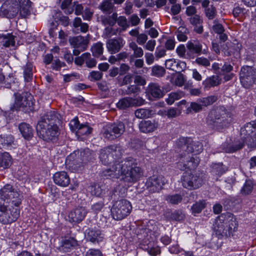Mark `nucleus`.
<instances>
[{
  "label": "nucleus",
  "instance_id": "obj_32",
  "mask_svg": "<svg viewBox=\"0 0 256 256\" xmlns=\"http://www.w3.org/2000/svg\"><path fill=\"white\" fill-rule=\"evenodd\" d=\"M186 48L190 52L198 54L201 52L202 45L198 40H192L187 42Z\"/></svg>",
  "mask_w": 256,
  "mask_h": 256
},
{
  "label": "nucleus",
  "instance_id": "obj_45",
  "mask_svg": "<svg viewBox=\"0 0 256 256\" xmlns=\"http://www.w3.org/2000/svg\"><path fill=\"white\" fill-rule=\"evenodd\" d=\"M152 74L157 77L163 76L165 74L164 68L160 66H154L152 68Z\"/></svg>",
  "mask_w": 256,
  "mask_h": 256
},
{
  "label": "nucleus",
  "instance_id": "obj_15",
  "mask_svg": "<svg viewBox=\"0 0 256 256\" xmlns=\"http://www.w3.org/2000/svg\"><path fill=\"white\" fill-rule=\"evenodd\" d=\"M10 194L18 196V192L10 184H6L0 192V204L4 202L5 204H10L9 202Z\"/></svg>",
  "mask_w": 256,
  "mask_h": 256
},
{
  "label": "nucleus",
  "instance_id": "obj_16",
  "mask_svg": "<svg viewBox=\"0 0 256 256\" xmlns=\"http://www.w3.org/2000/svg\"><path fill=\"white\" fill-rule=\"evenodd\" d=\"M165 65L166 68L178 72L184 71L186 66L185 62L174 58L166 60Z\"/></svg>",
  "mask_w": 256,
  "mask_h": 256
},
{
  "label": "nucleus",
  "instance_id": "obj_40",
  "mask_svg": "<svg viewBox=\"0 0 256 256\" xmlns=\"http://www.w3.org/2000/svg\"><path fill=\"white\" fill-rule=\"evenodd\" d=\"M92 128L86 124H80L78 130L76 131V134L78 136L90 134Z\"/></svg>",
  "mask_w": 256,
  "mask_h": 256
},
{
  "label": "nucleus",
  "instance_id": "obj_46",
  "mask_svg": "<svg viewBox=\"0 0 256 256\" xmlns=\"http://www.w3.org/2000/svg\"><path fill=\"white\" fill-rule=\"evenodd\" d=\"M216 98L214 96H210L207 98H204L200 99L198 102L201 103L202 106H206L208 105L212 104L213 102H216Z\"/></svg>",
  "mask_w": 256,
  "mask_h": 256
},
{
  "label": "nucleus",
  "instance_id": "obj_47",
  "mask_svg": "<svg viewBox=\"0 0 256 256\" xmlns=\"http://www.w3.org/2000/svg\"><path fill=\"white\" fill-rule=\"evenodd\" d=\"M118 30L114 29L112 26H107L105 28L103 32V36L104 38H109L112 36L116 35Z\"/></svg>",
  "mask_w": 256,
  "mask_h": 256
},
{
  "label": "nucleus",
  "instance_id": "obj_52",
  "mask_svg": "<svg viewBox=\"0 0 256 256\" xmlns=\"http://www.w3.org/2000/svg\"><path fill=\"white\" fill-rule=\"evenodd\" d=\"M90 56V54L88 52L83 54L80 56L78 57L75 59V63L78 66H82L84 61Z\"/></svg>",
  "mask_w": 256,
  "mask_h": 256
},
{
  "label": "nucleus",
  "instance_id": "obj_5",
  "mask_svg": "<svg viewBox=\"0 0 256 256\" xmlns=\"http://www.w3.org/2000/svg\"><path fill=\"white\" fill-rule=\"evenodd\" d=\"M132 210V206L129 201L120 199L114 203L110 210L111 214L115 220H122L130 214Z\"/></svg>",
  "mask_w": 256,
  "mask_h": 256
},
{
  "label": "nucleus",
  "instance_id": "obj_7",
  "mask_svg": "<svg viewBox=\"0 0 256 256\" xmlns=\"http://www.w3.org/2000/svg\"><path fill=\"white\" fill-rule=\"evenodd\" d=\"M232 120V113H209L207 122L214 128L220 130L230 124Z\"/></svg>",
  "mask_w": 256,
  "mask_h": 256
},
{
  "label": "nucleus",
  "instance_id": "obj_61",
  "mask_svg": "<svg viewBox=\"0 0 256 256\" xmlns=\"http://www.w3.org/2000/svg\"><path fill=\"white\" fill-rule=\"evenodd\" d=\"M156 44L155 40H149L144 46V48L148 50L153 51L154 49Z\"/></svg>",
  "mask_w": 256,
  "mask_h": 256
},
{
  "label": "nucleus",
  "instance_id": "obj_60",
  "mask_svg": "<svg viewBox=\"0 0 256 256\" xmlns=\"http://www.w3.org/2000/svg\"><path fill=\"white\" fill-rule=\"evenodd\" d=\"M26 66L27 68H26L24 70V75L25 78L26 79V80L28 81L32 76V67L30 64H27Z\"/></svg>",
  "mask_w": 256,
  "mask_h": 256
},
{
  "label": "nucleus",
  "instance_id": "obj_23",
  "mask_svg": "<svg viewBox=\"0 0 256 256\" xmlns=\"http://www.w3.org/2000/svg\"><path fill=\"white\" fill-rule=\"evenodd\" d=\"M70 42L74 48H80L81 50H86L88 40L82 36H78L70 38Z\"/></svg>",
  "mask_w": 256,
  "mask_h": 256
},
{
  "label": "nucleus",
  "instance_id": "obj_39",
  "mask_svg": "<svg viewBox=\"0 0 256 256\" xmlns=\"http://www.w3.org/2000/svg\"><path fill=\"white\" fill-rule=\"evenodd\" d=\"M206 204L204 200H201L196 202L193 204L191 208L192 213L194 215L196 214L200 213L202 210L205 208Z\"/></svg>",
  "mask_w": 256,
  "mask_h": 256
},
{
  "label": "nucleus",
  "instance_id": "obj_49",
  "mask_svg": "<svg viewBox=\"0 0 256 256\" xmlns=\"http://www.w3.org/2000/svg\"><path fill=\"white\" fill-rule=\"evenodd\" d=\"M112 6V4L108 0L104 1L99 6L100 8L104 12H110Z\"/></svg>",
  "mask_w": 256,
  "mask_h": 256
},
{
  "label": "nucleus",
  "instance_id": "obj_33",
  "mask_svg": "<svg viewBox=\"0 0 256 256\" xmlns=\"http://www.w3.org/2000/svg\"><path fill=\"white\" fill-rule=\"evenodd\" d=\"M227 170V168L222 163L213 164L212 165V172L218 176L224 174Z\"/></svg>",
  "mask_w": 256,
  "mask_h": 256
},
{
  "label": "nucleus",
  "instance_id": "obj_44",
  "mask_svg": "<svg viewBox=\"0 0 256 256\" xmlns=\"http://www.w3.org/2000/svg\"><path fill=\"white\" fill-rule=\"evenodd\" d=\"M166 200L172 204H177L182 201V196L178 194L168 195L166 196Z\"/></svg>",
  "mask_w": 256,
  "mask_h": 256
},
{
  "label": "nucleus",
  "instance_id": "obj_12",
  "mask_svg": "<svg viewBox=\"0 0 256 256\" xmlns=\"http://www.w3.org/2000/svg\"><path fill=\"white\" fill-rule=\"evenodd\" d=\"M182 186L188 190L196 189L202 186V178L189 172H184L181 178Z\"/></svg>",
  "mask_w": 256,
  "mask_h": 256
},
{
  "label": "nucleus",
  "instance_id": "obj_53",
  "mask_svg": "<svg viewBox=\"0 0 256 256\" xmlns=\"http://www.w3.org/2000/svg\"><path fill=\"white\" fill-rule=\"evenodd\" d=\"M22 100L20 99H16L14 103L10 106L12 111H20L22 110Z\"/></svg>",
  "mask_w": 256,
  "mask_h": 256
},
{
  "label": "nucleus",
  "instance_id": "obj_58",
  "mask_svg": "<svg viewBox=\"0 0 256 256\" xmlns=\"http://www.w3.org/2000/svg\"><path fill=\"white\" fill-rule=\"evenodd\" d=\"M86 256H102V254L99 250L92 248L88 250Z\"/></svg>",
  "mask_w": 256,
  "mask_h": 256
},
{
  "label": "nucleus",
  "instance_id": "obj_14",
  "mask_svg": "<svg viewBox=\"0 0 256 256\" xmlns=\"http://www.w3.org/2000/svg\"><path fill=\"white\" fill-rule=\"evenodd\" d=\"M144 100L140 97L136 98H124L119 100L116 106L120 110H124L128 108L134 106H140L144 104Z\"/></svg>",
  "mask_w": 256,
  "mask_h": 256
},
{
  "label": "nucleus",
  "instance_id": "obj_50",
  "mask_svg": "<svg viewBox=\"0 0 256 256\" xmlns=\"http://www.w3.org/2000/svg\"><path fill=\"white\" fill-rule=\"evenodd\" d=\"M22 196L18 193V196H14L13 194H10L9 202L11 205L15 206H18L21 203Z\"/></svg>",
  "mask_w": 256,
  "mask_h": 256
},
{
  "label": "nucleus",
  "instance_id": "obj_36",
  "mask_svg": "<svg viewBox=\"0 0 256 256\" xmlns=\"http://www.w3.org/2000/svg\"><path fill=\"white\" fill-rule=\"evenodd\" d=\"M103 50L102 44L100 42H98L94 44L91 48V51L92 54L96 57L101 56L103 53Z\"/></svg>",
  "mask_w": 256,
  "mask_h": 256
},
{
  "label": "nucleus",
  "instance_id": "obj_6",
  "mask_svg": "<svg viewBox=\"0 0 256 256\" xmlns=\"http://www.w3.org/2000/svg\"><path fill=\"white\" fill-rule=\"evenodd\" d=\"M20 216L18 206L0 204V222L8 224L15 222Z\"/></svg>",
  "mask_w": 256,
  "mask_h": 256
},
{
  "label": "nucleus",
  "instance_id": "obj_62",
  "mask_svg": "<svg viewBox=\"0 0 256 256\" xmlns=\"http://www.w3.org/2000/svg\"><path fill=\"white\" fill-rule=\"evenodd\" d=\"M146 63L148 65H150L154 63V57L152 54L150 52H146L144 55Z\"/></svg>",
  "mask_w": 256,
  "mask_h": 256
},
{
  "label": "nucleus",
  "instance_id": "obj_48",
  "mask_svg": "<svg viewBox=\"0 0 256 256\" xmlns=\"http://www.w3.org/2000/svg\"><path fill=\"white\" fill-rule=\"evenodd\" d=\"M14 142L13 136L10 134L6 136H0V143L4 146H8Z\"/></svg>",
  "mask_w": 256,
  "mask_h": 256
},
{
  "label": "nucleus",
  "instance_id": "obj_3",
  "mask_svg": "<svg viewBox=\"0 0 256 256\" xmlns=\"http://www.w3.org/2000/svg\"><path fill=\"white\" fill-rule=\"evenodd\" d=\"M56 118L54 113H46L40 116L36 126L37 134L40 138L48 142H54L58 138L60 130L53 122Z\"/></svg>",
  "mask_w": 256,
  "mask_h": 256
},
{
  "label": "nucleus",
  "instance_id": "obj_27",
  "mask_svg": "<svg viewBox=\"0 0 256 256\" xmlns=\"http://www.w3.org/2000/svg\"><path fill=\"white\" fill-rule=\"evenodd\" d=\"M78 245L77 240L74 238H70L63 240L60 248V250L66 252H70L71 248Z\"/></svg>",
  "mask_w": 256,
  "mask_h": 256
},
{
  "label": "nucleus",
  "instance_id": "obj_41",
  "mask_svg": "<svg viewBox=\"0 0 256 256\" xmlns=\"http://www.w3.org/2000/svg\"><path fill=\"white\" fill-rule=\"evenodd\" d=\"M176 52L180 58H190L191 57L190 52L186 54V48L184 44H180L176 48Z\"/></svg>",
  "mask_w": 256,
  "mask_h": 256
},
{
  "label": "nucleus",
  "instance_id": "obj_1",
  "mask_svg": "<svg viewBox=\"0 0 256 256\" xmlns=\"http://www.w3.org/2000/svg\"><path fill=\"white\" fill-rule=\"evenodd\" d=\"M102 174L110 178H120L126 182H134L142 176V171L138 166L136 160L129 157L120 162L116 161L110 168L103 170Z\"/></svg>",
  "mask_w": 256,
  "mask_h": 256
},
{
  "label": "nucleus",
  "instance_id": "obj_25",
  "mask_svg": "<svg viewBox=\"0 0 256 256\" xmlns=\"http://www.w3.org/2000/svg\"><path fill=\"white\" fill-rule=\"evenodd\" d=\"M147 94L150 99L152 98H160L163 96V93L160 88V86L156 84H150L147 88Z\"/></svg>",
  "mask_w": 256,
  "mask_h": 256
},
{
  "label": "nucleus",
  "instance_id": "obj_64",
  "mask_svg": "<svg viewBox=\"0 0 256 256\" xmlns=\"http://www.w3.org/2000/svg\"><path fill=\"white\" fill-rule=\"evenodd\" d=\"M171 218L176 220H180L184 218V215L180 211H175L172 214Z\"/></svg>",
  "mask_w": 256,
  "mask_h": 256
},
{
  "label": "nucleus",
  "instance_id": "obj_56",
  "mask_svg": "<svg viewBox=\"0 0 256 256\" xmlns=\"http://www.w3.org/2000/svg\"><path fill=\"white\" fill-rule=\"evenodd\" d=\"M206 14L209 19H213L216 15V8L214 6H210L206 10Z\"/></svg>",
  "mask_w": 256,
  "mask_h": 256
},
{
  "label": "nucleus",
  "instance_id": "obj_19",
  "mask_svg": "<svg viewBox=\"0 0 256 256\" xmlns=\"http://www.w3.org/2000/svg\"><path fill=\"white\" fill-rule=\"evenodd\" d=\"M82 152L78 151L71 154L66 158V164L72 168L79 167L80 164L84 160V158H82Z\"/></svg>",
  "mask_w": 256,
  "mask_h": 256
},
{
  "label": "nucleus",
  "instance_id": "obj_28",
  "mask_svg": "<svg viewBox=\"0 0 256 256\" xmlns=\"http://www.w3.org/2000/svg\"><path fill=\"white\" fill-rule=\"evenodd\" d=\"M0 42L6 47L14 46L15 44L14 36L10 34H0Z\"/></svg>",
  "mask_w": 256,
  "mask_h": 256
},
{
  "label": "nucleus",
  "instance_id": "obj_8",
  "mask_svg": "<svg viewBox=\"0 0 256 256\" xmlns=\"http://www.w3.org/2000/svg\"><path fill=\"white\" fill-rule=\"evenodd\" d=\"M242 139L248 147L256 148V124L252 122L246 124L240 130Z\"/></svg>",
  "mask_w": 256,
  "mask_h": 256
},
{
  "label": "nucleus",
  "instance_id": "obj_54",
  "mask_svg": "<svg viewBox=\"0 0 256 256\" xmlns=\"http://www.w3.org/2000/svg\"><path fill=\"white\" fill-rule=\"evenodd\" d=\"M196 62L200 66H208L210 65V62L208 59L203 56L197 58Z\"/></svg>",
  "mask_w": 256,
  "mask_h": 256
},
{
  "label": "nucleus",
  "instance_id": "obj_21",
  "mask_svg": "<svg viewBox=\"0 0 256 256\" xmlns=\"http://www.w3.org/2000/svg\"><path fill=\"white\" fill-rule=\"evenodd\" d=\"M124 40L122 38L109 40L106 43V47L110 54H116L124 46Z\"/></svg>",
  "mask_w": 256,
  "mask_h": 256
},
{
  "label": "nucleus",
  "instance_id": "obj_38",
  "mask_svg": "<svg viewBox=\"0 0 256 256\" xmlns=\"http://www.w3.org/2000/svg\"><path fill=\"white\" fill-rule=\"evenodd\" d=\"M188 32V30L185 27L180 26L178 28L176 32L178 40L181 42L186 41L188 39V37L186 36Z\"/></svg>",
  "mask_w": 256,
  "mask_h": 256
},
{
  "label": "nucleus",
  "instance_id": "obj_13",
  "mask_svg": "<svg viewBox=\"0 0 256 256\" xmlns=\"http://www.w3.org/2000/svg\"><path fill=\"white\" fill-rule=\"evenodd\" d=\"M166 183V178L161 175H153L146 180V186L152 192H158Z\"/></svg>",
  "mask_w": 256,
  "mask_h": 256
},
{
  "label": "nucleus",
  "instance_id": "obj_37",
  "mask_svg": "<svg viewBox=\"0 0 256 256\" xmlns=\"http://www.w3.org/2000/svg\"><path fill=\"white\" fill-rule=\"evenodd\" d=\"M129 47L134 51V57L141 58L144 54V51L142 48L138 47L134 42H131Z\"/></svg>",
  "mask_w": 256,
  "mask_h": 256
},
{
  "label": "nucleus",
  "instance_id": "obj_55",
  "mask_svg": "<svg viewBox=\"0 0 256 256\" xmlns=\"http://www.w3.org/2000/svg\"><path fill=\"white\" fill-rule=\"evenodd\" d=\"M69 126L71 130L76 132V131L78 130L80 126V125L79 124L78 118H75L72 120H71Z\"/></svg>",
  "mask_w": 256,
  "mask_h": 256
},
{
  "label": "nucleus",
  "instance_id": "obj_11",
  "mask_svg": "<svg viewBox=\"0 0 256 256\" xmlns=\"http://www.w3.org/2000/svg\"><path fill=\"white\" fill-rule=\"evenodd\" d=\"M125 131V126L122 122L106 126L104 128L103 136L105 138L112 140L119 137Z\"/></svg>",
  "mask_w": 256,
  "mask_h": 256
},
{
  "label": "nucleus",
  "instance_id": "obj_24",
  "mask_svg": "<svg viewBox=\"0 0 256 256\" xmlns=\"http://www.w3.org/2000/svg\"><path fill=\"white\" fill-rule=\"evenodd\" d=\"M158 126V123L150 120H142L139 125L140 132L144 133L152 132L154 131Z\"/></svg>",
  "mask_w": 256,
  "mask_h": 256
},
{
  "label": "nucleus",
  "instance_id": "obj_35",
  "mask_svg": "<svg viewBox=\"0 0 256 256\" xmlns=\"http://www.w3.org/2000/svg\"><path fill=\"white\" fill-rule=\"evenodd\" d=\"M254 188V184L250 180H247L241 189L240 192L243 195H248L250 194Z\"/></svg>",
  "mask_w": 256,
  "mask_h": 256
},
{
  "label": "nucleus",
  "instance_id": "obj_18",
  "mask_svg": "<svg viewBox=\"0 0 256 256\" xmlns=\"http://www.w3.org/2000/svg\"><path fill=\"white\" fill-rule=\"evenodd\" d=\"M85 236L88 240L92 242H98L103 238L100 230L96 228H88L86 231Z\"/></svg>",
  "mask_w": 256,
  "mask_h": 256
},
{
  "label": "nucleus",
  "instance_id": "obj_31",
  "mask_svg": "<svg viewBox=\"0 0 256 256\" xmlns=\"http://www.w3.org/2000/svg\"><path fill=\"white\" fill-rule=\"evenodd\" d=\"M106 188L103 184H94L90 187V191L92 194L100 196L105 194Z\"/></svg>",
  "mask_w": 256,
  "mask_h": 256
},
{
  "label": "nucleus",
  "instance_id": "obj_4",
  "mask_svg": "<svg viewBox=\"0 0 256 256\" xmlns=\"http://www.w3.org/2000/svg\"><path fill=\"white\" fill-rule=\"evenodd\" d=\"M218 230L226 236H230L236 232L238 228V222L233 214L229 212L222 214L216 220Z\"/></svg>",
  "mask_w": 256,
  "mask_h": 256
},
{
  "label": "nucleus",
  "instance_id": "obj_57",
  "mask_svg": "<svg viewBox=\"0 0 256 256\" xmlns=\"http://www.w3.org/2000/svg\"><path fill=\"white\" fill-rule=\"evenodd\" d=\"M212 30L218 34L222 33L224 30L222 25L218 23L216 20L214 21V24L212 26Z\"/></svg>",
  "mask_w": 256,
  "mask_h": 256
},
{
  "label": "nucleus",
  "instance_id": "obj_26",
  "mask_svg": "<svg viewBox=\"0 0 256 256\" xmlns=\"http://www.w3.org/2000/svg\"><path fill=\"white\" fill-rule=\"evenodd\" d=\"M19 130L22 136L26 140H30L33 136V129L30 124L22 122L20 124Z\"/></svg>",
  "mask_w": 256,
  "mask_h": 256
},
{
  "label": "nucleus",
  "instance_id": "obj_2",
  "mask_svg": "<svg viewBox=\"0 0 256 256\" xmlns=\"http://www.w3.org/2000/svg\"><path fill=\"white\" fill-rule=\"evenodd\" d=\"M178 145L185 152L180 154L178 167L182 170L195 169L200 161L196 154L202 151V144L193 142L190 138H182L179 139Z\"/></svg>",
  "mask_w": 256,
  "mask_h": 256
},
{
  "label": "nucleus",
  "instance_id": "obj_59",
  "mask_svg": "<svg viewBox=\"0 0 256 256\" xmlns=\"http://www.w3.org/2000/svg\"><path fill=\"white\" fill-rule=\"evenodd\" d=\"M202 106L201 103H197V102H192L190 104V106L188 108L190 110H194V112H198L201 110H202Z\"/></svg>",
  "mask_w": 256,
  "mask_h": 256
},
{
  "label": "nucleus",
  "instance_id": "obj_20",
  "mask_svg": "<svg viewBox=\"0 0 256 256\" xmlns=\"http://www.w3.org/2000/svg\"><path fill=\"white\" fill-rule=\"evenodd\" d=\"M86 212L84 208L78 207L70 212L68 218L71 222H80L84 218Z\"/></svg>",
  "mask_w": 256,
  "mask_h": 256
},
{
  "label": "nucleus",
  "instance_id": "obj_30",
  "mask_svg": "<svg viewBox=\"0 0 256 256\" xmlns=\"http://www.w3.org/2000/svg\"><path fill=\"white\" fill-rule=\"evenodd\" d=\"M20 4V13L22 17H26L30 13V0H18Z\"/></svg>",
  "mask_w": 256,
  "mask_h": 256
},
{
  "label": "nucleus",
  "instance_id": "obj_17",
  "mask_svg": "<svg viewBox=\"0 0 256 256\" xmlns=\"http://www.w3.org/2000/svg\"><path fill=\"white\" fill-rule=\"evenodd\" d=\"M240 139L241 140L236 139L234 140H230L229 141H227L224 146L226 152H233L242 148L244 146L245 140L242 139L241 138Z\"/></svg>",
  "mask_w": 256,
  "mask_h": 256
},
{
  "label": "nucleus",
  "instance_id": "obj_42",
  "mask_svg": "<svg viewBox=\"0 0 256 256\" xmlns=\"http://www.w3.org/2000/svg\"><path fill=\"white\" fill-rule=\"evenodd\" d=\"M206 86H214L220 83V79L218 76H212L207 78L204 82Z\"/></svg>",
  "mask_w": 256,
  "mask_h": 256
},
{
  "label": "nucleus",
  "instance_id": "obj_43",
  "mask_svg": "<svg viewBox=\"0 0 256 256\" xmlns=\"http://www.w3.org/2000/svg\"><path fill=\"white\" fill-rule=\"evenodd\" d=\"M117 14H113L111 16L104 18L102 19V23L104 25H109L111 26L116 23V20Z\"/></svg>",
  "mask_w": 256,
  "mask_h": 256
},
{
  "label": "nucleus",
  "instance_id": "obj_34",
  "mask_svg": "<svg viewBox=\"0 0 256 256\" xmlns=\"http://www.w3.org/2000/svg\"><path fill=\"white\" fill-rule=\"evenodd\" d=\"M183 95L184 94L182 92H171L168 94V98L166 99V102L168 104L171 105L175 100L181 98Z\"/></svg>",
  "mask_w": 256,
  "mask_h": 256
},
{
  "label": "nucleus",
  "instance_id": "obj_22",
  "mask_svg": "<svg viewBox=\"0 0 256 256\" xmlns=\"http://www.w3.org/2000/svg\"><path fill=\"white\" fill-rule=\"evenodd\" d=\"M54 183L60 186H67L70 183V178L65 172H56L53 176Z\"/></svg>",
  "mask_w": 256,
  "mask_h": 256
},
{
  "label": "nucleus",
  "instance_id": "obj_10",
  "mask_svg": "<svg viewBox=\"0 0 256 256\" xmlns=\"http://www.w3.org/2000/svg\"><path fill=\"white\" fill-rule=\"evenodd\" d=\"M240 76L244 87L249 88L252 84H256V68L254 70L250 66H244L241 69Z\"/></svg>",
  "mask_w": 256,
  "mask_h": 256
},
{
  "label": "nucleus",
  "instance_id": "obj_9",
  "mask_svg": "<svg viewBox=\"0 0 256 256\" xmlns=\"http://www.w3.org/2000/svg\"><path fill=\"white\" fill-rule=\"evenodd\" d=\"M120 155L121 152L119 148L116 146H110L101 150L100 159L104 165H108Z\"/></svg>",
  "mask_w": 256,
  "mask_h": 256
},
{
  "label": "nucleus",
  "instance_id": "obj_51",
  "mask_svg": "<svg viewBox=\"0 0 256 256\" xmlns=\"http://www.w3.org/2000/svg\"><path fill=\"white\" fill-rule=\"evenodd\" d=\"M117 22L122 30H126L129 26L126 18L124 16H120L117 20Z\"/></svg>",
  "mask_w": 256,
  "mask_h": 256
},
{
  "label": "nucleus",
  "instance_id": "obj_29",
  "mask_svg": "<svg viewBox=\"0 0 256 256\" xmlns=\"http://www.w3.org/2000/svg\"><path fill=\"white\" fill-rule=\"evenodd\" d=\"M12 164V158L6 152H0V168L5 169L8 168Z\"/></svg>",
  "mask_w": 256,
  "mask_h": 256
},
{
  "label": "nucleus",
  "instance_id": "obj_63",
  "mask_svg": "<svg viewBox=\"0 0 256 256\" xmlns=\"http://www.w3.org/2000/svg\"><path fill=\"white\" fill-rule=\"evenodd\" d=\"M147 40L148 36H146V34H138V36H137L136 42L139 44L142 45L146 42Z\"/></svg>",
  "mask_w": 256,
  "mask_h": 256
}]
</instances>
